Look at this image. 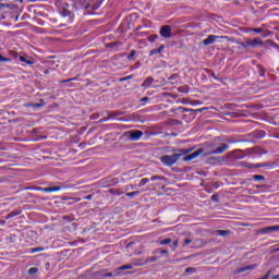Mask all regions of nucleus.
Instances as JSON below:
<instances>
[{
    "label": "nucleus",
    "mask_w": 279,
    "mask_h": 279,
    "mask_svg": "<svg viewBox=\"0 0 279 279\" xmlns=\"http://www.w3.org/2000/svg\"><path fill=\"white\" fill-rule=\"evenodd\" d=\"M211 150L204 154V156H215L219 154H223L225 151H228L230 146L226 143H211L210 144Z\"/></svg>",
    "instance_id": "f257e3e1"
},
{
    "label": "nucleus",
    "mask_w": 279,
    "mask_h": 279,
    "mask_svg": "<svg viewBox=\"0 0 279 279\" xmlns=\"http://www.w3.org/2000/svg\"><path fill=\"white\" fill-rule=\"evenodd\" d=\"M178 155L173 154V155H163L160 157V162H162V165H165V167H173V165H175V162H178Z\"/></svg>",
    "instance_id": "f03ea898"
},
{
    "label": "nucleus",
    "mask_w": 279,
    "mask_h": 279,
    "mask_svg": "<svg viewBox=\"0 0 279 279\" xmlns=\"http://www.w3.org/2000/svg\"><path fill=\"white\" fill-rule=\"evenodd\" d=\"M159 34L161 38H171V36H173V31L171 29L170 25H163L159 29Z\"/></svg>",
    "instance_id": "7ed1b4c3"
},
{
    "label": "nucleus",
    "mask_w": 279,
    "mask_h": 279,
    "mask_svg": "<svg viewBox=\"0 0 279 279\" xmlns=\"http://www.w3.org/2000/svg\"><path fill=\"white\" fill-rule=\"evenodd\" d=\"M125 136L130 138V141H141V137L143 136V131L133 130L125 133Z\"/></svg>",
    "instance_id": "20e7f679"
},
{
    "label": "nucleus",
    "mask_w": 279,
    "mask_h": 279,
    "mask_svg": "<svg viewBox=\"0 0 279 279\" xmlns=\"http://www.w3.org/2000/svg\"><path fill=\"white\" fill-rule=\"evenodd\" d=\"M20 62H23L22 66H32L34 64V58L29 57L28 54H20L19 57Z\"/></svg>",
    "instance_id": "39448f33"
},
{
    "label": "nucleus",
    "mask_w": 279,
    "mask_h": 279,
    "mask_svg": "<svg viewBox=\"0 0 279 279\" xmlns=\"http://www.w3.org/2000/svg\"><path fill=\"white\" fill-rule=\"evenodd\" d=\"M202 154H204V148H199L196 151L183 157V162H190V160H195V158L202 156Z\"/></svg>",
    "instance_id": "423d86ee"
},
{
    "label": "nucleus",
    "mask_w": 279,
    "mask_h": 279,
    "mask_svg": "<svg viewBox=\"0 0 279 279\" xmlns=\"http://www.w3.org/2000/svg\"><path fill=\"white\" fill-rule=\"evenodd\" d=\"M219 38H227L226 36H217V35H208L207 38H205L203 40V45H205V47H208V45H214V43H217V40H219Z\"/></svg>",
    "instance_id": "0eeeda50"
},
{
    "label": "nucleus",
    "mask_w": 279,
    "mask_h": 279,
    "mask_svg": "<svg viewBox=\"0 0 279 279\" xmlns=\"http://www.w3.org/2000/svg\"><path fill=\"white\" fill-rule=\"evenodd\" d=\"M258 45H263V40L259 38H254L252 40H246L245 45H243L244 49H247V47H258Z\"/></svg>",
    "instance_id": "6e6552de"
},
{
    "label": "nucleus",
    "mask_w": 279,
    "mask_h": 279,
    "mask_svg": "<svg viewBox=\"0 0 279 279\" xmlns=\"http://www.w3.org/2000/svg\"><path fill=\"white\" fill-rule=\"evenodd\" d=\"M158 260V257L150 256L145 259V262L142 263H135V267H143V265H149V263H156Z\"/></svg>",
    "instance_id": "1a4fd4ad"
},
{
    "label": "nucleus",
    "mask_w": 279,
    "mask_h": 279,
    "mask_svg": "<svg viewBox=\"0 0 279 279\" xmlns=\"http://www.w3.org/2000/svg\"><path fill=\"white\" fill-rule=\"evenodd\" d=\"M253 269H256V265L240 267L234 271V274H243L244 271H252Z\"/></svg>",
    "instance_id": "9d476101"
},
{
    "label": "nucleus",
    "mask_w": 279,
    "mask_h": 279,
    "mask_svg": "<svg viewBox=\"0 0 279 279\" xmlns=\"http://www.w3.org/2000/svg\"><path fill=\"white\" fill-rule=\"evenodd\" d=\"M191 151H193V148L179 149L178 153L174 154V156H178V160H180V158H182V156H186V154H191Z\"/></svg>",
    "instance_id": "9b49d317"
},
{
    "label": "nucleus",
    "mask_w": 279,
    "mask_h": 279,
    "mask_svg": "<svg viewBox=\"0 0 279 279\" xmlns=\"http://www.w3.org/2000/svg\"><path fill=\"white\" fill-rule=\"evenodd\" d=\"M279 230V226L265 227L260 230L262 234H269L270 232H277Z\"/></svg>",
    "instance_id": "f8f14e48"
},
{
    "label": "nucleus",
    "mask_w": 279,
    "mask_h": 279,
    "mask_svg": "<svg viewBox=\"0 0 279 279\" xmlns=\"http://www.w3.org/2000/svg\"><path fill=\"white\" fill-rule=\"evenodd\" d=\"M107 47H110L113 51H121L122 44L121 41H113L108 44Z\"/></svg>",
    "instance_id": "ddd939ff"
},
{
    "label": "nucleus",
    "mask_w": 279,
    "mask_h": 279,
    "mask_svg": "<svg viewBox=\"0 0 279 279\" xmlns=\"http://www.w3.org/2000/svg\"><path fill=\"white\" fill-rule=\"evenodd\" d=\"M151 84H154V77L148 76L142 84V88H151Z\"/></svg>",
    "instance_id": "4468645a"
},
{
    "label": "nucleus",
    "mask_w": 279,
    "mask_h": 279,
    "mask_svg": "<svg viewBox=\"0 0 279 279\" xmlns=\"http://www.w3.org/2000/svg\"><path fill=\"white\" fill-rule=\"evenodd\" d=\"M21 213H23V210H21V209H15V210L11 211L10 214H8L5 216L7 221H9V219H13V217H19V215H21Z\"/></svg>",
    "instance_id": "2eb2a0df"
},
{
    "label": "nucleus",
    "mask_w": 279,
    "mask_h": 279,
    "mask_svg": "<svg viewBox=\"0 0 279 279\" xmlns=\"http://www.w3.org/2000/svg\"><path fill=\"white\" fill-rule=\"evenodd\" d=\"M163 49L165 45H161L160 47L150 50L149 56H157V53H162Z\"/></svg>",
    "instance_id": "dca6fc26"
},
{
    "label": "nucleus",
    "mask_w": 279,
    "mask_h": 279,
    "mask_svg": "<svg viewBox=\"0 0 279 279\" xmlns=\"http://www.w3.org/2000/svg\"><path fill=\"white\" fill-rule=\"evenodd\" d=\"M60 14H61V16H63V19H66V17L71 19V11H69L66 9H62L60 11Z\"/></svg>",
    "instance_id": "f3484780"
},
{
    "label": "nucleus",
    "mask_w": 279,
    "mask_h": 279,
    "mask_svg": "<svg viewBox=\"0 0 279 279\" xmlns=\"http://www.w3.org/2000/svg\"><path fill=\"white\" fill-rule=\"evenodd\" d=\"M138 195H141V191H134V192H128V193H125V196H126V197H136V196H138Z\"/></svg>",
    "instance_id": "a211bd4d"
},
{
    "label": "nucleus",
    "mask_w": 279,
    "mask_h": 279,
    "mask_svg": "<svg viewBox=\"0 0 279 279\" xmlns=\"http://www.w3.org/2000/svg\"><path fill=\"white\" fill-rule=\"evenodd\" d=\"M216 234H218V236H228V234H230V231H228V230H217Z\"/></svg>",
    "instance_id": "6ab92c4d"
},
{
    "label": "nucleus",
    "mask_w": 279,
    "mask_h": 279,
    "mask_svg": "<svg viewBox=\"0 0 279 279\" xmlns=\"http://www.w3.org/2000/svg\"><path fill=\"white\" fill-rule=\"evenodd\" d=\"M43 106H45V102L43 104L35 102V104H28L27 108H43Z\"/></svg>",
    "instance_id": "aec40b11"
},
{
    "label": "nucleus",
    "mask_w": 279,
    "mask_h": 279,
    "mask_svg": "<svg viewBox=\"0 0 279 279\" xmlns=\"http://www.w3.org/2000/svg\"><path fill=\"white\" fill-rule=\"evenodd\" d=\"M235 154H238V155H235V158H236L238 160H243V158H245L244 153L241 151V150H235Z\"/></svg>",
    "instance_id": "412c9836"
},
{
    "label": "nucleus",
    "mask_w": 279,
    "mask_h": 279,
    "mask_svg": "<svg viewBox=\"0 0 279 279\" xmlns=\"http://www.w3.org/2000/svg\"><path fill=\"white\" fill-rule=\"evenodd\" d=\"M253 180L255 182H260L262 180H265V177L264 175H260V174H254L253 175Z\"/></svg>",
    "instance_id": "4be33fe9"
},
{
    "label": "nucleus",
    "mask_w": 279,
    "mask_h": 279,
    "mask_svg": "<svg viewBox=\"0 0 279 279\" xmlns=\"http://www.w3.org/2000/svg\"><path fill=\"white\" fill-rule=\"evenodd\" d=\"M109 193H111V195H117L118 197L123 195V192L119 190H109Z\"/></svg>",
    "instance_id": "5701e85b"
},
{
    "label": "nucleus",
    "mask_w": 279,
    "mask_h": 279,
    "mask_svg": "<svg viewBox=\"0 0 279 279\" xmlns=\"http://www.w3.org/2000/svg\"><path fill=\"white\" fill-rule=\"evenodd\" d=\"M193 243V240L191 238H186L183 240L182 247H186V245H191Z\"/></svg>",
    "instance_id": "b1692460"
},
{
    "label": "nucleus",
    "mask_w": 279,
    "mask_h": 279,
    "mask_svg": "<svg viewBox=\"0 0 279 279\" xmlns=\"http://www.w3.org/2000/svg\"><path fill=\"white\" fill-rule=\"evenodd\" d=\"M158 38V35H150L148 36V43H156Z\"/></svg>",
    "instance_id": "393cba45"
},
{
    "label": "nucleus",
    "mask_w": 279,
    "mask_h": 279,
    "mask_svg": "<svg viewBox=\"0 0 279 279\" xmlns=\"http://www.w3.org/2000/svg\"><path fill=\"white\" fill-rule=\"evenodd\" d=\"M145 184H149V179H147V178L142 179V180L140 181L138 186H140V187H141V186H145Z\"/></svg>",
    "instance_id": "a878e982"
},
{
    "label": "nucleus",
    "mask_w": 279,
    "mask_h": 279,
    "mask_svg": "<svg viewBox=\"0 0 279 279\" xmlns=\"http://www.w3.org/2000/svg\"><path fill=\"white\" fill-rule=\"evenodd\" d=\"M32 254H36V252H45V247H34L31 250Z\"/></svg>",
    "instance_id": "bb28decb"
},
{
    "label": "nucleus",
    "mask_w": 279,
    "mask_h": 279,
    "mask_svg": "<svg viewBox=\"0 0 279 279\" xmlns=\"http://www.w3.org/2000/svg\"><path fill=\"white\" fill-rule=\"evenodd\" d=\"M207 73L214 78L216 80V82H219V77H217V75L215 74V72H211L210 70H206Z\"/></svg>",
    "instance_id": "cd10ccee"
},
{
    "label": "nucleus",
    "mask_w": 279,
    "mask_h": 279,
    "mask_svg": "<svg viewBox=\"0 0 279 279\" xmlns=\"http://www.w3.org/2000/svg\"><path fill=\"white\" fill-rule=\"evenodd\" d=\"M171 243V239L167 238L160 241V245H169Z\"/></svg>",
    "instance_id": "c85d7f7f"
},
{
    "label": "nucleus",
    "mask_w": 279,
    "mask_h": 279,
    "mask_svg": "<svg viewBox=\"0 0 279 279\" xmlns=\"http://www.w3.org/2000/svg\"><path fill=\"white\" fill-rule=\"evenodd\" d=\"M211 202H214L215 204H219V195L214 194V195L211 196Z\"/></svg>",
    "instance_id": "c756f323"
},
{
    "label": "nucleus",
    "mask_w": 279,
    "mask_h": 279,
    "mask_svg": "<svg viewBox=\"0 0 279 279\" xmlns=\"http://www.w3.org/2000/svg\"><path fill=\"white\" fill-rule=\"evenodd\" d=\"M134 56H136V50H131V53L128 56V60H134Z\"/></svg>",
    "instance_id": "7c9ffc66"
},
{
    "label": "nucleus",
    "mask_w": 279,
    "mask_h": 279,
    "mask_svg": "<svg viewBox=\"0 0 279 279\" xmlns=\"http://www.w3.org/2000/svg\"><path fill=\"white\" fill-rule=\"evenodd\" d=\"M179 110H182V112H195V109H187L184 107H179Z\"/></svg>",
    "instance_id": "2f4dec72"
},
{
    "label": "nucleus",
    "mask_w": 279,
    "mask_h": 279,
    "mask_svg": "<svg viewBox=\"0 0 279 279\" xmlns=\"http://www.w3.org/2000/svg\"><path fill=\"white\" fill-rule=\"evenodd\" d=\"M125 269H132V265H123L119 268L120 271H125Z\"/></svg>",
    "instance_id": "473e14b6"
},
{
    "label": "nucleus",
    "mask_w": 279,
    "mask_h": 279,
    "mask_svg": "<svg viewBox=\"0 0 279 279\" xmlns=\"http://www.w3.org/2000/svg\"><path fill=\"white\" fill-rule=\"evenodd\" d=\"M28 274H31L32 276H33L34 274H38V268H36V267L29 268V269H28Z\"/></svg>",
    "instance_id": "72a5a7b5"
},
{
    "label": "nucleus",
    "mask_w": 279,
    "mask_h": 279,
    "mask_svg": "<svg viewBox=\"0 0 279 279\" xmlns=\"http://www.w3.org/2000/svg\"><path fill=\"white\" fill-rule=\"evenodd\" d=\"M0 62H12L11 58H5L0 54Z\"/></svg>",
    "instance_id": "f704fd0d"
},
{
    "label": "nucleus",
    "mask_w": 279,
    "mask_h": 279,
    "mask_svg": "<svg viewBox=\"0 0 279 279\" xmlns=\"http://www.w3.org/2000/svg\"><path fill=\"white\" fill-rule=\"evenodd\" d=\"M134 189H136V185L134 184L125 185V191H134Z\"/></svg>",
    "instance_id": "c9c22d12"
},
{
    "label": "nucleus",
    "mask_w": 279,
    "mask_h": 279,
    "mask_svg": "<svg viewBox=\"0 0 279 279\" xmlns=\"http://www.w3.org/2000/svg\"><path fill=\"white\" fill-rule=\"evenodd\" d=\"M51 193H56L57 191H62V186H52L50 187Z\"/></svg>",
    "instance_id": "e433bc0d"
},
{
    "label": "nucleus",
    "mask_w": 279,
    "mask_h": 279,
    "mask_svg": "<svg viewBox=\"0 0 279 279\" xmlns=\"http://www.w3.org/2000/svg\"><path fill=\"white\" fill-rule=\"evenodd\" d=\"M263 167H267V163H255L254 165L255 169H262Z\"/></svg>",
    "instance_id": "4c0bfd02"
},
{
    "label": "nucleus",
    "mask_w": 279,
    "mask_h": 279,
    "mask_svg": "<svg viewBox=\"0 0 279 279\" xmlns=\"http://www.w3.org/2000/svg\"><path fill=\"white\" fill-rule=\"evenodd\" d=\"M156 180H162V177H160V175H154V177L150 178V181H151V182H156Z\"/></svg>",
    "instance_id": "58836bf2"
},
{
    "label": "nucleus",
    "mask_w": 279,
    "mask_h": 279,
    "mask_svg": "<svg viewBox=\"0 0 279 279\" xmlns=\"http://www.w3.org/2000/svg\"><path fill=\"white\" fill-rule=\"evenodd\" d=\"M75 81H77V77H72V78L62 81L61 83H62V84H66L68 82H75Z\"/></svg>",
    "instance_id": "ea45409f"
},
{
    "label": "nucleus",
    "mask_w": 279,
    "mask_h": 279,
    "mask_svg": "<svg viewBox=\"0 0 279 279\" xmlns=\"http://www.w3.org/2000/svg\"><path fill=\"white\" fill-rule=\"evenodd\" d=\"M195 271V268L189 267L185 269V274H193Z\"/></svg>",
    "instance_id": "a19ab883"
},
{
    "label": "nucleus",
    "mask_w": 279,
    "mask_h": 279,
    "mask_svg": "<svg viewBox=\"0 0 279 279\" xmlns=\"http://www.w3.org/2000/svg\"><path fill=\"white\" fill-rule=\"evenodd\" d=\"M253 32L255 34H263V28H254Z\"/></svg>",
    "instance_id": "79ce46f5"
},
{
    "label": "nucleus",
    "mask_w": 279,
    "mask_h": 279,
    "mask_svg": "<svg viewBox=\"0 0 279 279\" xmlns=\"http://www.w3.org/2000/svg\"><path fill=\"white\" fill-rule=\"evenodd\" d=\"M140 101H141L142 104H145V102L149 101V97H143V98H141Z\"/></svg>",
    "instance_id": "37998d69"
},
{
    "label": "nucleus",
    "mask_w": 279,
    "mask_h": 279,
    "mask_svg": "<svg viewBox=\"0 0 279 279\" xmlns=\"http://www.w3.org/2000/svg\"><path fill=\"white\" fill-rule=\"evenodd\" d=\"M43 191L44 193H51V187H44Z\"/></svg>",
    "instance_id": "c03bdc74"
},
{
    "label": "nucleus",
    "mask_w": 279,
    "mask_h": 279,
    "mask_svg": "<svg viewBox=\"0 0 279 279\" xmlns=\"http://www.w3.org/2000/svg\"><path fill=\"white\" fill-rule=\"evenodd\" d=\"M83 199H87V201L93 199V194H89V195H87V196H84Z\"/></svg>",
    "instance_id": "a18cd8bd"
},
{
    "label": "nucleus",
    "mask_w": 279,
    "mask_h": 279,
    "mask_svg": "<svg viewBox=\"0 0 279 279\" xmlns=\"http://www.w3.org/2000/svg\"><path fill=\"white\" fill-rule=\"evenodd\" d=\"M177 247H178V241H174V242L172 243V250L175 251Z\"/></svg>",
    "instance_id": "49530a36"
},
{
    "label": "nucleus",
    "mask_w": 279,
    "mask_h": 279,
    "mask_svg": "<svg viewBox=\"0 0 279 279\" xmlns=\"http://www.w3.org/2000/svg\"><path fill=\"white\" fill-rule=\"evenodd\" d=\"M145 259H133V265H136L135 263H143Z\"/></svg>",
    "instance_id": "de8ad7c7"
},
{
    "label": "nucleus",
    "mask_w": 279,
    "mask_h": 279,
    "mask_svg": "<svg viewBox=\"0 0 279 279\" xmlns=\"http://www.w3.org/2000/svg\"><path fill=\"white\" fill-rule=\"evenodd\" d=\"M160 254H166L167 256H169V251L168 250H161Z\"/></svg>",
    "instance_id": "09e8293b"
},
{
    "label": "nucleus",
    "mask_w": 279,
    "mask_h": 279,
    "mask_svg": "<svg viewBox=\"0 0 279 279\" xmlns=\"http://www.w3.org/2000/svg\"><path fill=\"white\" fill-rule=\"evenodd\" d=\"M204 110H206V108L196 109L194 112H204Z\"/></svg>",
    "instance_id": "8fccbe9b"
},
{
    "label": "nucleus",
    "mask_w": 279,
    "mask_h": 279,
    "mask_svg": "<svg viewBox=\"0 0 279 279\" xmlns=\"http://www.w3.org/2000/svg\"><path fill=\"white\" fill-rule=\"evenodd\" d=\"M265 136V131H259V138H263Z\"/></svg>",
    "instance_id": "3c124183"
},
{
    "label": "nucleus",
    "mask_w": 279,
    "mask_h": 279,
    "mask_svg": "<svg viewBox=\"0 0 279 279\" xmlns=\"http://www.w3.org/2000/svg\"><path fill=\"white\" fill-rule=\"evenodd\" d=\"M161 250L160 248H157L153 252V254H160Z\"/></svg>",
    "instance_id": "603ef678"
},
{
    "label": "nucleus",
    "mask_w": 279,
    "mask_h": 279,
    "mask_svg": "<svg viewBox=\"0 0 279 279\" xmlns=\"http://www.w3.org/2000/svg\"><path fill=\"white\" fill-rule=\"evenodd\" d=\"M105 276L110 278V277H112V272H108Z\"/></svg>",
    "instance_id": "864d4df0"
},
{
    "label": "nucleus",
    "mask_w": 279,
    "mask_h": 279,
    "mask_svg": "<svg viewBox=\"0 0 279 279\" xmlns=\"http://www.w3.org/2000/svg\"><path fill=\"white\" fill-rule=\"evenodd\" d=\"M45 75H49V70H44Z\"/></svg>",
    "instance_id": "5fc2aeb1"
},
{
    "label": "nucleus",
    "mask_w": 279,
    "mask_h": 279,
    "mask_svg": "<svg viewBox=\"0 0 279 279\" xmlns=\"http://www.w3.org/2000/svg\"><path fill=\"white\" fill-rule=\"evenodd\" d=\"M199 104H202V102L197 101L195 105H196V106H199Z\"/></svg>",
    "instance_id": "6e6d98bb"
},
{
    "label": "nucleus",
    "mask_w": 279,
    "mask_h": 279,
    "mask_svg": "<svg viewBox=\"0 0 279 279\" xmlns=\"http://www.w3.org/2000/svg\"><path fill=\"white\" fill-rule=\"evenodd\" d=\"M259 74H260V75H265V72H260Z\"/></svg>",
    "instance_id": "4d7b16f0"
}]
</instances>
